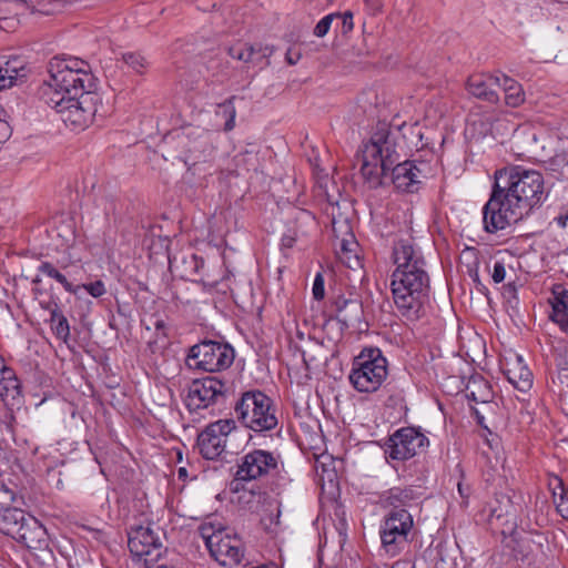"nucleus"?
Returning <instances> with one entry per match:
<instances>
[{
    "label": "nucleus",
    "instance_id": "obj_56",
    "mask_svg": "<svg viewBox=\"0 0 568 568\" xmlns=\"http://www.w3.org/2000/svg\"><path fill=\"white\" fill-rule=\"evenodd\" d=\"M179 458H180V462H181L182 460V452L181 450H180Z\"/></svg>",
    "mask_w": 568,
    "mask_h": 568
},
{
    "label": "nucleus",
    "instance_id": "obj_30",
    "mask_svg": "<svg viewBox=\"0 0 568 568\" xmlns=\"http://www.w3.org/2000/svg\"><path fill=\"white\" fill-rule=\"evenodd\" d=\"M39 272L51 277V278H54L57 282H59L67 292L69 293H72V294H79V292L81 291V286H73L69 281L68 278L65 277L64 274H62L58 268L54 267L53 264L49 263V262H42L40 265H39Z\"/></svg>",
    "mask_w": 568,
    "mask_h": 568
},
{
    "label": "nucleus",
    "instance_id": "obj_3",
    "mask_svg": "<svg viewBox=\"0 0 568 568\" xmlns=\"http://www.w3.org/2000/svg\"><path fill=\"white\" fill-rule=\"evenodd\" d=\"M400 125L378 122L369 138L358 149L361 156V174L372 189H377L389 181L399 192L414 193L419 189L422 179L426 178V164H416V160L397 163L400 139Z\"/></svg>",
    "mask_w": 568,
    "mask_h": 568
},
{
    "label": "nucleus",
    "instance_id": "obj_18",
    "mask_svg": "<svg viewBox=\"0 0 568 568\" xmlns=\"http://www.w3.org/2000/svg\"><path fill=\"white\" fill-rule=\"evenodd\" d=\"M500 74H475L468 78L467 90L475 98L496 103L499 100L497 89L500 88Z\"/></svg>",
    "mask_w": 568,
    "mask_h": 568
},
{
    "label": "nucleus",
    "instance_id": "obj_2",
    "mask_svg": "<svg viewBox=\"0 0 568 568\" xmlns=\"http://www.w3.org/2000/svg\"><path fill=\"white\" fill-rule=\"evenodd\" d=\"M542 174L521 165L496 171L490 196L483 207L487 233L506 230L528 216L546 201Z\"/></svg>",
    "mask_w": 568,
    "mask_h": 568
},
{
    "label": "nucleus",
    "instance_id": "obj_45",
    "mask_svg": "<svg viewBox=\"0 0 568 568\" xmlns=\"http://www.w3.org/2000/svg\"><path fill=\"white\" fill-rule=\"evenodd\" d=\"M300 58H301L300 53H292L291 50H288L286 53V61L291 65L296 64L298 62Z\"/></svg>",
    "mask_w": 568,
    "mask_h": 568
},
{
    "label": "nucleus",
    "instance_id": "obj_29",
    "mask_svg": "<svg viewBox=\"0 0 568 568\" xmlns=\"http://www.w3.org/2000/svg\"><path fill=\"white\" fill-rule=\"evenodd\" d=\"M499 78L501 82L500 88H503L505 93L506 104L513 108L519 106L525 100L521 85L505 74H500Z\"/></svg>",
    "mask_w": 568,
    "mask_h": 568
},
{
    "label": "nucleus",
    "instance_id": "obj_47",
    "mask_svg": "<svg viewBox=\"0 0 568 568\" xmlns=\"http://www.w3.org/2000/svg\"><path fill=\"white\" fill-rule=\"evenodd\" d=\"M187 478V470L184 467H180V481H185Z\"/></svg>",
    "mask_w": 568,
    "mask_h": 568
},
{
    "label": "nucleus",
    "instance_id": "obj_53",
    "mask_svg": "<svg viewBox=\"0 0 568 568\" xmlns=\"http://www.w3.org/2000/svg\"><path fill=\"white\" fill-rule=\"evenodd\" d=\"M467 251H469V252H473V253H474L476 250L471 247V248H467Z\"/></svg>",
    "mask_w": 568,
    "mask_h": 568
},
{
    "label": "nucleus",
    "instance_id": "obj_43",
    "mask_svg": "<svg viewBox=\"0 0 568 568\" xmlns=\"http://www.w3.org/2000/svg\"><path fill=\"white\" fill-rule=\"evenodd\" d=\"M486 387V394L483 395L480 398H478L475 394L474 390H470L469 394L467 395L468 398L475 400V402H483V403H487L489 400V397H490V392L488 389V387L485 385Z\"/></svg>",
    "mask_w": 568,
    "mask_h": 568
},
{
    "label": "nucleus",
    "instance_id": "obj_24",
    "mask_svg": "<svg viewBox=\"0 0 568 568\" xmlns=\"http://www.w3.org/2000/svg\"><path fill=\"white\" fill-rule=\"evenodd\" d=\"M273 51V47L271 45L250 44L243 42H237L227 48L230 57L246 64L254 59V54L262 52V57H271Z\"/></svg>",
    "mask_w": 568,
    "mask_h": 568
},
{
    "label": "nucleus",
    "instance_id": "obj_41",
    "mask_svg": "<svg viewBox=\"0 0 568 568\" xmlns=\"http://www.w3.org/2000/svg\"><path fill=\"white\" fill-rule=\"evenodd\" d=\"M13 500V493L8 489L3 488L0 490V504H3L4 507H10L9 503Z\"/></svg>",
    "mask_w": 568,
    "mask_h": 568
},
{
    "label": "nucleus",
    "instance_id": "obj_32",
    "mask_svg": "<svg viewBox=\"0 0 568 568\" xmlns=\"http://www.w3.org/2000/svg\"><path fill=\"white\" fill-rule=\"evenodd\" d=\"M122 61L136 73H143L148 62L144 57L135 52H124L121 55Z\"/></svg>",
    "mask_w": 568,
    "mask_h": 568
},
{
    "label": "nucleus",
    "instance_id": "obj_7",
    "mask_svg": "<svg viewBox=\"0 0 568 568\" xmlns=\"http://www.w3.org/2000/svg\"><path fill=\"white\" fill-rule=\"evenodd\" d=\"M278 471L280 455L261 448L252 449L236 459L230 489L237 493L244 488V483L261 480Z\"/></svg>",
    "mask_w": 568,
    "mask_h": 568
},
{
    "label": "nucleus",
    "instance_id": "obj_22",
    "mask_svg": "<svg viewBox=\"0 0 568 568\" xmlns=\"http://www.w3.org/2000/svg\"><path fill=\"white\" fill-rule=\"evenodd\" d=\"M20 394V383L14 372L6 365L4 359L0 356V399L7 406L13 405Z\"/></svg>",
    "mask_w": 568,
    "mask_h": 568
},
{
    "label": "nucleus",
    "instance_id": "obj_52",
    "mask_svg": "<svg viewBox=\"0 0 568 568\" xmlns=\"http://www.w3.org/2000/svg\"><path fill=\"white\" fill-rule=\"evenodd\" d=\"M335 224H336V222H335V221H333V222H332V225H333V230H334V232L336 231V229H335Z\"/></svg>",
    "mask_w": 568,
    "mask_h": 568
},
{
    "label": "nucleus",
    "instance_id": "obj_5",
    "mask_svg": "<svg viewBox=\"0 0 568 568\" xmlns=\"http://www.w3.org/2000/svg\"><path fill=\"white\" fill-rule=\"evenodd\" d=\"M388 376V361L377 347H364L352 362L349 384L358 393H375Z\"/></svg>",
    "mask_w": 568,
    "mask_h": 568
},
{
    "label": "nucleus",
    "instance_id": "obj_54",
    "mask_svg": "<svg viewBox=\"0 0 568 568\" xmlns=\"http://www.w3.org/2000/svg\"><path fill=\"white\" fill-rule=\"evenodd\" d=\"M474 280H478V273H477V272H475V277H474Z\"/></svg>",
    "mask_w": 568,
    "mask_h": 568
},
{
    "label": "nucleus",
    "instance_id": "obj_51",
    "mask_svg": "<svg viewBox=\"0 0 568 568\" xmlns=\"http://www.w3.org/2000/svg\"><path fill=\"white\" fill-rule=\"evenodd\" d=\"M40 282H41V280L38 276L33 280V283H36V284H38Z\"/></svg>",
    "mask_w": 568,
    "mask_h": 568
},
{
    "label": "nucleus",
    "instance_id": "obj_12",
    "mask_svg": "<svg viewBox=\"0 0 568 568\" xmlns=\"http://www.w3.org/2000/svg\"><path fill=\"white\" fill-rule=\"evenodd\" d=\"M236 424L232 418L219 419L210 423L196 433V446L200 454L210 460L223 458L230 434L235 430Z\"/></svg>",
    "mask_w": 568,
    "mask_h": 568
},
{
    "label": "nucleus",
    "instance_id": "obj_27",
    "mask_svg": "<svg viewBox=\"0 0 568 568\" xmlns=\"http://www.w3.org/2000/svg\"><path fill=\"white\" fill-rule=\"evenodd\" d=\"M204 261L196 254L191 253L189 256H184L182 261V271L180 272V278L199 282L203 278Z\"/></svg>",
    "mask_w": 568,
    "mask_h": 568
},
{
    "label": "nucleus",
    "instance_id": "obj_36",
    "mask_svg": "<svg viewBox=\"0 0 568 568\" xmlns=\"http://www.w3.org/2000/svg\"><path fill=\"white\" fill-rule=\"evenodd\" d=\"M81 290H85L91 296L100 297L105 293V287L102 281H95L89 284L80 285Z\"/></svg>",
    "mask_w": 568,
    "mask_h": 568
},
{
    "label": "nucleus",
    "instance_id": "obj_39",
    "mask_svg": "<svg viewBox=\"0 0 568 568\" xmlns=\"http://www.w3.org/2000/svg\"><path fill=\"white\" fill-rule=\"evenodd\" d=\"M367 12L372 16H376L382 12L384 2L383 0H364Z\"/></svg>",
    "mask_w": 568,
    "mask_h": 568
},
{
    "label": "nucleus",
    "instance_id": "obj_6",
    "mask_svg": "<svg viewBox=\"0 0 568 568\" xmlns=\"http://www.w3.org/2000/svg\"><path fill=\"white\" fill-rule=\"evenodd\" d=\"M234 412L243 426L257 433L273 430L278 425L273 399L258 389L244 392L236 400Z\"/></svg>",
    "mask_w": 568,
    "mask_h": 568
},
{
    "label": "nucleus",
    "instance_id": "obj_35",
    "mask_svg": "<svg viewBox=\"0 0 568 568\" xmlns=\"http://www.w3.org/2000/svg\"><path fill=\"white\" fill-rule=\"evenodd\" d=\"M312 294L316 301H322L325 296V281L322 273H316L315 275Z\"/></svg>",
    "mask_w": 568,
    "mask_h": 568
},
{
    "label": "nucleus",
    "instance_id": "obj_11",
    "mask_svg": "<svg viewBox=\"0 0 568 568\" xmlns=\"http://www.w3.org/2000/svg\"><path fill=\"white\" fill-rule=\"evenodd\" d=\"M428 446L429 439L419 428L407 426L388 437L385 453L394 460L405 462L424 453Z\"/></svg>",
    "mask_w": 568,
    "mask_h": 568
},
{
    "label": "nucleus",
    "instance_id": "obj_14",
    "mask_svg": "<svg viewBox=\"0 0 568 568\" xmlns=\"http://www.w3.org/2000/svg\"><path fill=\"white\" fill-rule=\"evenodd\" d=\"M331 316L336 318L345 327L362 323L364 308L361 296L351 291L334 288L328 297Z\"/></svg>",
    "mask_w": 568,
    "mask_h": 568
},
{
    "label": "nucleus",
    "instance_id": "obj_4",
    "mask_svg": "<svg viewBox=\"0 0 568 568\" xmlns=\"http://www.w3.org/2000/svg\"><path fill=\"white\" fill-rule=\"evenodd\" d=\"M396 268L390 288L398 315L407 322H417L426 314L429 303L430 278L420 248L409 240H399L393 248Z\"/></svg>",
    "mask_w": 568,
    "mask_h": 568
},
{
    "label": "nucleus",
    "instance_id": "obj_40",
    "mask_svg": "<svg viewBox=\"0 0 568 568\" xmlns=\"http://www.w3.org/2000/svg\"><path fill=\"white\" fill-rule=\"evenodd\" d=\"M268 58L270 57H262V52H258L257 54H254V59L250 61L248 64L263 69L270 64Z\"/></svg>",
    "mask_w": 568,
    "mask_h": 568
},
{
    "label": "nucleus",
    "instance_id": "obj_10",
    "mask_svg": "<svg viewBox=\"0 0 568 568\" xmlns=\"http://www.w3.org/2000/svg\"><path fill=\"white\" fill-rule=\"evenodd\" d=\"M226 383L215 377L193 381L189 387L184 405L190 415L207 409L211 405H224L227 398Z\"/></svg>",
    "mask_w": 568,
    "mask_h": 568
},
{
    "label": "nucleus",
    "instance_id": "obj_44",
    "mask_svg": "<svg viewBox=\"0 0 568 568\" xmlns=\"http://www.w3.org/2000/svg\"><path fill=\"white\" fill-rule=\"evenodd\" d=\"M555 222L557 225L561 229H565L568 223V210L564 213H560L558 216L555 217Z\"/></svg>",
    "mask_w": 568,
    "mask_h": 568
},
{
    "label": "nucleus",
    "instance_id": "obj_55",
    "mask_svg": "<svg viewBox=\"0 0 568 568\" xmlns=\"http://www.w3.org/2000/svg\"><path fill=\"white\" fill-rule=\"evenodd\" d=\"M170 268L172 267V260L169 257Z\"/></svg>",
    "mask_w": 568,
    "mask_h": 568
},
{
    "label": "nucleus",
    "instance_id": "obj_17",
    "mask_svg": "<svg viewBox=\"0 0 568 568\" xmlns=\"http://www.w3.org/2000/svg\"><path fill=\"white\" fill-rule=\"evenodd\" d=\"M12 538L29 549L45 550L48 547L45 528L31 515L26 517V521L20 525L19 532Z\"/></svg>",
    "mask_w": 568,
    "mask_h": 568
},
{
    "label": "nucleus",
    "instance_id": "obj_21",
    "mask_svg": "<svg viewBox=\"0 0 568 568\" xmlns=\"http://www.w3.org/2000/svg\"><path fill=\"white\" fill-rule=\"evenodd\" d=\"M549 303L551 304L549 318L558 324L562 332L568 333V290L562 285L554 286Z\"/></svg>",
    "mask_w": 568,
    "mask_h": 568
},
{
    "label": "nucleus",
    "instance_id": "obj_26",
    "mask_svg": "<svg viewBox=\"0 0 568 568\" xmlns=\"http://www.w3.org/2000/svg\"><path fill=\"white\" fill-rule=\"evenodd\" d=\"M42 307L50 312L51 328L55 336L62 341H67L70 336V326L67 317L61 313L57 302L42 304Z\"/></svg>",
    "mask_w": 568,
    "mask_h": 568
},
{
    "label": "nucleus",
    "instance_id": "obj_50",
    "mask_svg": "<svg viewBox=\"0 0 568 568\" xmlns=\"http://www.w3.org/2000/svg\"><path fill=\"white\" fill-rule=\"evenodd\" d=\"M276 510H277V513H276V523H278V518H280L281 511H280L278 508Z\"/></svg>",
    "mask_w": 568,
    "mask_h": 568
},
{
    "label": "nucleus",
    "instance_id": "obj_25",
    "mask_svg": "<svg viewBox=\"0 0 568 568\" xmlns=\"http://www.w3.org/2000/svg\"><path fill=\"white\" fill-rule=\"evenodd\" d=\"M347 231H349L348 224H345ZM358 243L354 235L347 232V236L342 239L339 242V260L347 265L349 268H357L362 266V261L357 254Z\"/></svg>",
    "mask_w": 568,
    "mask_h": 568
},
{
    "label": "nucleus",
    "instance_id": "obj_19",
    "mask_svg": "<svg viewBox=\"0 0 568 568\" xmlns=\"http://www.w3.org/2000/svg\"><path fill=\"white\" fill-rule=\"evenodd\" d=\"M504 374L508 382L520 392L525 393L532 386V373L518 354L506 359Z\"/></svg>",
    "mask_w": 568,
    "mask_h": 568
},
{
    "label": "nucleus",
    "instance_id": "obj_46",
    "mask_svg": "<svg viewBox=\"0 0 568 568\" xmlns=\"http://www.w3.org/2000/svg\"><path fill=\"white\" fill-rule=\"evenodd\" d=\"M301 219H308L311 221H314L313 214L305 210L301 211Z\"/></svg>",
    "mask_w": 568,
    "mask_h": 568
},
{
    "label": "nucleus",
    "instance_id": "obj_23",
    "mask_svg": "<svg viewBox=\"0 0 568 568\" xmlns=\"http://www.w3.org/2000/svg\"><path fill=\"white\" fill-rule=\"evenodd\" d=\"M22 509L16 507H4L0 504V530L13 537L19 532L20 525L26 521V517H29Z\"/></svg>",
    "mask_w": 568,
    "mask_h": 568
},
{
    "label": "nucleus",
    "instance_id": "obj_20",
    "mask_svg": "<svg viewBox=\"0 0 568 568\" xmlns=\"http://www.w3.org/2000/svg\"><path fill=\"white\" fill-rule=\"evenodd\" d=\"M28 74L27 63L20 57H0V90L11 88Z\"/></svg>",
    "mask_w": 568,
    "mask_h": 568
},
{
    "label": "nucleus",
    "instance_id": "obj_1",
    "mask_svg": "<svg viewBox=\"0 0 568 568\" xmlns=\"http://www.w3.org/2000/svg\"><path fill=\"white\" fill-rule=\"evenodd\" d=\"M48 71L50 80L43 90L45 103L71 130L83 131L92 124L102 104L89 63L73 57H54Z\"/></svg>",
    "mask_w": 568,
    "mask_h": 568
},
{
    "label": "nucleus",
    "instance_id": "obj_16",
    "mask_svg": "<svg viewBox=\"0 0 568 568\" xmlns=\"http://www.w3.org/2000/svg\"><path fill=\"white\" fill-rule=\"evenodd\" d=\"M419 495L412 487H392L379 495V504L387 513L409 511V508L417 503Z\"/></svg>",
    "mask_w": 568,
    "mask_h": 568
},
{
    "label": "nucleus",
    "instance_id": "obj_33",
    "mask_svg": "<svg viewBox=\"0 0 568 568\" xmlns=\"http://www.w3.org/2000/svg\"><path fill=\"white\" fill-rule=\"evenodd\" d=\"M334 22L336 30H341L343 34H347L354 28L353 13L351 11L337 13V17Z\"/></svg>",
    "mask_w": 568,
    "mask_h": 568
},
{
    "label": "nucleus",
    "instance_id": "obj_38",
    "mask_svg": "<svg viewBox=\"0 0 568 568\" xmlns=\"http://www.w3.org/2000/svg\"><path fill=\"white\" fill-rule=\"evenodd\" d=\"M463 478H464V474L462 473V478L457 483V491L460 496V498L463 499V504L464 505H467L468 504V498L471 494V488L469 485L465 484L463 481Z\"/></svg>",
    "mask_w": 568,
    "mask_h": 568
},
{
    "label": "nucleus",
    "instance_id": "obj_48",
    "mask_svg": "<svg viewBox=\"0 0 568 568\" xmlns=\"http://www.w3.org/2000/svg\"><path fill=\"white\" fill-rule=\"evenodd\" d=\"M475 415H476L477 423L480 426H484V416H481L478 410H475Z\"/></svg>",
    "mask_w": 568,
    "mask_h": 568
},
{
    "label": "nucleus",
    "instance_id": "obj_9",
    "mask_svg": "<svg viewBox=\"0 0 568 568\" xmlns=\"http://www.w3.org/2000/svg\"><path fill=\"white\" fill-rule=\"evenodd\" d=\"M413 528L414 519L409 511L387 513L379 528L384 550L390 556L400 554L412 540Z\"/></svg>",
    "mask_w": 568,
    "mask_h": 568
},
{
    "label": "nucleus",
    "instance_id": "obj_49",
    "mask_svg": "<svg viewBox=\"0 0 568 568\" xmlns=\"http://www.w3.org/2000/svg\"><path fill=\"white\" fill-rule=\"evenodd\" d=\"M293 241H294V240H293V239H291V237H290V239H283V244H284L285 246H287V247H291V246H292V244H293Z\"/></svg>",
    "mask_w": 568,
    "mask_h": 568
},
{
    "label": "nucleus",
    "instance_id": "obj_31",
    "mask_svg": "<svg viewBox=\"0 0 568 568\" xmlns=\"http://www.w3.org/2000/svg\"><path fill=\"white\" fill-rule=\"evenodd\" d=\"M234 97L225 100L224 102L217 104L215 114L225 120L224 131L229 132L235 126V116L236 110L234 106Z\"/></svg>",
    "mask_w": 568,
    "mask_h": 568
},
{
    "label": "nucleus",
    "instance_id": "obj_37",
    "mask_svg": "<svg viewBox=\"0 0 568 568\" xmlns=\"http://www.w3.org/2000/svg\"><path fill=\"white\" fill-rule=\"evenodd\" d=\"M491 277L496 284H499L505 280L506 268H505V265L503 262H499V261L495 262Z\"/></svg>",
    "mask_w": 568,
    "mask_h": 568
},
{
    "label": "nucleus",
    "instance_id": "obj_15",
    "mask_svg": "<svg viewBox=\"0 0 568 568\" xmlns=\"http://www.w3.org/2000/svg\"><path fill=\"white\" fill-rule=\"evenodd\" d=\"M162 537L160 529L149 526H138L129 532L128 547L131 554L138 558H144L145 562L156 560L161 555Z\"/></svg>",
    "mask_w": 568,
    "mask_h": 568
},
{
    "label": "nucleus",
    "instance_id": "obj_28",
    "mask_svg": "<svg viewBox=\"0 0 568 568\" xmlns=\"http://www.w3.org/2000/svg\"><path fill=\"white\" fill-rule=\"evenodd\" d=\"M548 487L551 491L554 503L557 505V509L564 517L568 518V487H566L562 479L557 475H552L549 478Z\"/></svg>",
    "mask_w": 568,
    "mask_h": 568
},
{
    "label": "nucleus",
    "instance_id": "obj_8",
    "mask_svg": "<svg viewBox=\"0 0 568 568\" xmlns=\"http://www.w3.org/2000/svg\"><path fill=\"white\" fill-rule=\"evenodd\" d=\"M233 347L226 343L203 341L190 347L185 356V366L191 371L221 372L234 362Z\"/></svg>",
    "mask_w": 568,
    "mask_h": 568
},
{
    "label": "nucleus",
    "instance_id": "obj_13",
    "mask_svg": "<svg viewBox=\"0 0 568 568\" xmlns=\"http://www.w3.org/2000/svg\"><path fill=\"white\" fill-rule=\"evenodd\" d=\"M211 528L203 527L201 536L211 556L222 566L233 567L239 565L244 557L242 540L236 536H231L224 530L209 534Z\"/></svg>",
    "mask_w": 568,
    "mask_h": 568
},
{
    "label": "nucleus",
    "instance_id": "obj_42",
    "mask_svg": "<svg viewBox=\"0 0 568 568\" xmlns=\"http://www.w3.org/2000/svg\"><path fill=\"white\" fill-rule=\"evenodd\" d=\"M10 135L9 124L0 119V143L4 142Z\"/></svg>",
    "mask_w": 568,
    "mask_h": 568
},
{
    "label": "nucleus",
    "instance_id": "obj_34",
    "mask_svg": "<svg viewBox=\"0 0 568 568\" xmlns=\"http://www.w3.org/2000/svg\"><path fill=\"white\" fill-rule=\"evenodd\" d=\"M336 17H337V12L329 13V14L325 16L324 18H322L314 28V31H313L314 36H316L318 38H323L324 36H326L328 33L333 22L335 21Z\"/></svg>",
    "mask_w": 568,
    "mask_h": 568
}]
</instances>
